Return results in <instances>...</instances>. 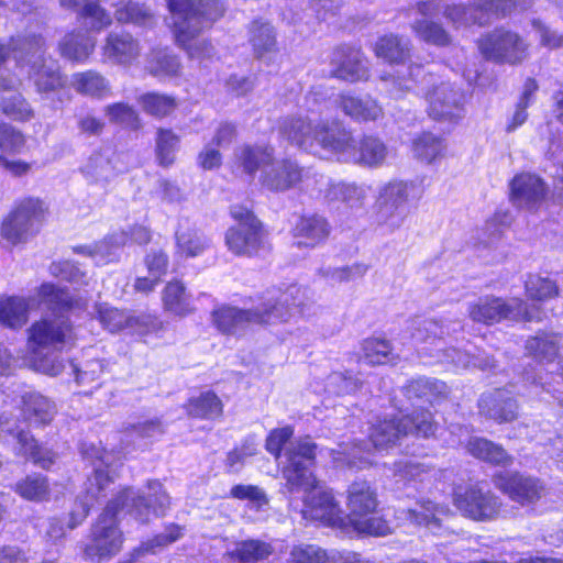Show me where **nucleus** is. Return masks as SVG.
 Masks as SVG:
<instances>
[{
    "label": "nucleus",
    "mask_w": 563,
    "mask_h": 563,
    "mask_svg": "<svg viewBox=\"0 0 563 563\" xmlns=\"http://www.w3.org/2000/svg\"><path fill=\"white\" fill-rule=\"evenodd\" d=\"M310 170L300 167L295 161L285 158L269 163L268 167L263 169L260 175L261 185L269 190L282 192L289 190L298 184H305L306 188L310 187Z\"/></svg>",
    "instance_id": "nucleus-20"
},
{
    "label": "nucleus",
    "mask_w": 563,
    "mask_h": 563,
    "mask_svg": "<svg viewBox=\"0 0 563 563\" xmlns=\"http://www.w3.org/2000/svg\"><path fill=\"white\" fill-rule=\"evenodd\" d=\"M453 501L465 517L478 521L495 518L501 507V503L495 494L484 490L478 485L457 487L453 494Z\"/></svg>",
    "instance_id": "nucleus-17"
},
{
    "label": "nucleus",
    "mask_w": 563,
    "mask_h": 563,
    "mask_svg": "<svg viewBox=\"0 0 563 563\" xmlns=\"http://www.w3.org/2000/svg\"><path fill=\"white\" fill-rule=\"evenodd\" d=\"M527 296L537 301L548 300L558 295V286L549 278L530 275L525 284Z\"/></svg>",
    "instance_id": "nucleus-61"
},
{
    "label": "nucleus",
    "mask_w": 563,
    "mask_h": 563,
    "mask_svg": "<svg viewBox=\"0 0 563 563\" xmlns=\"http://www.w3.org/2000/svg\"><path fill=\"white\" fill-rule=\"evenodd\" d=\"M114 15L121 23H133L135 25H150L154 19L148 8L133 2H120Z\"/></svg>",
    "instance_id": "nucleus-58"
},
{
    "label": "nucleus",
    "mask_w": 563,
    "mask_h": 563,
    "mask_svg": "<svg viewBox=\"0 0 563 563\" xmlns=\"http://www.w3.org/2000/svg\"><path fill=\"white\" fill-rule=\"evenodd\" d=\"M449 325L439 323L435 320H421L412 324V341L419 353L437 357L441 362H449L457 367L468 368L471 366L488 369L494 366V360L485 356H474L468 352L456 349H445L444 334H448Z\"/></svg>",
    "instance_id": "nucleus-9"
},
{
    "label": "nucleus",
    "mask_w": 563,
    "mask_h": 563,
    "mask_svg": "<svg viewBox=\"0 0 563 563\" xmlns=\"http://www.w3.org/2000/svg\"><path fill=\"white\" fill-rule=\"evenodd\" d=\"M142 110L156 118H163L170 114L177 107L174 97L156 92H147L137 98Z\"/></svg>",
    "instance_id": "nucleus-54"
},
{
    "label": "nucleus",
    "mask_w": 563,
    "mask_h": 563,
    "mask_svg": "<svg viewBox=\"0 0 563 563\" xmlns=\"http://www.w3.org/2000/svg\"><path fill=\"white\" fill-rule=\"evenodd\" d=\"M23 416L31 424L48 423L55 415V406L38 393L30 391L22 396Z\"/></svg>",
    "instance_id": "nucleus-39"
},
{
    "label": "nucleus",
    "mask_w": 563,
    "mask_h": 563,
    "mask_svg": "<svg viewBox=\"0 0 563 563\" xmlns=\"http://www.w3.org/2000/svg\"><path fill=\"white\" fill-rule=\"evenodd\" d=\"M527 352L540 361H552L559 351L556 334H541L530 338L526 343Z\"/></svg>",
    "instance_id": "nucleus-56"
},
{
    "label": "nucleus",
    "mask_w": 563,
    "mask_h": 563,
    "mask_svg": "<svg viewBox=\"0 0 563 563\" xmlns=\"http://www.w3.org/2000/svg\"><path fill=\"white\" fill-rule=\"evenodd\" d=\"M373 454L361 444L347 443L339 444L338 450H333V460L338 464L346 463L350 467L358 470L365 468L373 464Z\"/></svg>",
    "instance_id": "nucleus-47"
},
{
    "label": "nucleus",
    "mask_w": 563,
    "mask_h": 563,
    "mask_svg": "<svg viewBox=\"0 0 563 563\" xmlns=\"http://www.w3.org/2000/svg\"><path fill=\"white\" fill-rule=\"evenodd\" d=\"M104 113L109 121L126 128L135 129L139 126V114L129 104L118 102L104 108Z\"/></svg>",
    "instance_id": "nucleus-62"
},
{
    "label": "nucleus",
    "mask_w": 563,
    "mask_h": 563,
    "mask_svg": "<svg viewBox=\"0 0 563 563\" xmlns=\"http://www.w3.org/2000/svg\"><path fill=\"white\" fill-rule=\"evenodd\" d=\"M188 413L196 418L214 419L222 413V402L214 393L206 391L189 400Z\"/></svg>",
    "instance_id": "nucleus-50"
},
{
    "label": "nucleus",
    "mask_w": 563,
    "mask_h": 563,
    "mask_svg": "<svg viewBox=\"0 0 563 563\" xmlns=\"http://www.w3.org/2000/svg\"><path fill=\"white\" fill-rule=\"evenodd\" d=\"M286 563H330V554L316 544L299 543L291 547Z\"/></svg>",
    "instance_id": "nucleus-60"
},
{
    "label": "nucleus",
    "mask_w": 563,
    "mask_h": 563,
    "mask_svg": "<svg viewBox=\"0 0 563 563\" xmlns=\"http://www.w3.org/2000/svg\"><path fill=\"white\" fill-rule=\"evenodd\" d=\"M314 183L319 185V192L324 191V198L327 200L341 201L347 208L356 210L364 207L371 190L366 185L347 183L332 184L322 175H320Z\"/></svg>",
    "instance_id": "nucleus-26"
},
{
    "label": "nucleus",
    "mask_w": 563,
    "mask_h": 563,
    "mask_svg": "<svg viewBox=\"0 0 563 563\" xmlns=\"http://www.w3.org/2000/svg\"><path fill=\"white\" fill-rule=\"evenodd\" d=\"M87 459L92 460L93 475L88 478L86 495L81 500V510L73 512L67 526L62 519L52 518L48 521L46 534L52 540L63 538L67 529H74L87 517L95 500L106 494L108 487L113 483V471L110 466L112 456L98 448H91V453L85 452Z\"/></svg>",
    "instance_id": "nucleus-10"
},
{
    "label": "nucleus",
    "mask_w": 563,
    "mask_h": 563,
    "mask_svg": "<svg viewBox=\"0 0 563 563\" xmlns=\"http://www.w3.org/2000/svg\"><path fill=\"white\" fill-rule=\"evenodd\" d=\"M412 184L394 180L380 187L376 200V222L394 231L399 229L407 218L406 203Z\"/></svg>",
    "instance_id": "nucleus-15"
},
{
    "label": "nucleus",
    "mask_w": 563,
    "mask_h": 563,
    "mask_svg": "<svg viewBox=\"0 0 563 563\" xmlns=\"http://www.w3.org/2000/svg\"><path fill=\"white\" fill-rule=\"evenodd\" d=\"M274 552L271 543L250 539L238 542L235 547L228 551L231 559L238 560L240 563H262L267 560Z\"/></svg>",
    "instance_id": "nucleus-42"
},
{
    "label": "nucleus",
    "mask_w": 563,
    "mask_h": 563,
    "mask_svg": "<svg viewBox=\"0 0 563 563\" xmlns=\"http://www.w3.org/2000/svg\"><path fill=\"white\" fill-rule=\"evenodd\" d=\"M515 7L527 9L531 7L532 0H508ZM474 8L465 5L450 7L443 0H429L418 3V11L423 16H435L443 14L452 21L453 24L466 25L471 23L483 24L485 22L484 13L488 11H504L508 8L505 0H474Z\"/></svg>",
    "instance_id": "nucleus-13"
},
{
    "label": "nucleus",
    "mask_w": 563,
    "mask_h": 563,
    "mask_svg": "<svg viewBox=\"0 0 563 563\" xmlns=\"http://www.w3.org/2000/svg\"><path fill=\"white\" fill-rule=\"evenodd\" d=\"M292 434V428L284 427L273 430L266 439V450L273 455H275L276 460L279 461L282 468L286 465V453L291 444L308 440L316 449V445L310 438H302L295 441H290Z\"/></svg>",
    "instance_id": "nucleus-46"
},
{
    "label": "nucleus",
    "mask_w": 563,
    "mask_h": 563,
    "mask_svg": "<svg viewBox=\"0 0 563 563\" xmlns=\"http://www.w3.org/2000/svg\"><path fill=\"white\" fill-rule=\"evenodd\" d=\"M250 41L258 57L271 53L276 48V37L273 26L269 23L255 21L251 27Z\"/></svg>",
    "instance_id": "nucleus-55"
},
{
    "label": "nucleus",
    "mask_w": 563,
    "mask_h": 563,
    "mask_svg": "<svg viewBox=\"0 0 563 563\" xmlns=\"http://www.w3.org/2000/svg\"><path fill=\"white\" fill-rule=\"evenodd\" d=\"M300 290L296 286L286 291H269L254 309H239L221 306L213 310L212 322L219 331L235 334L250 324H274L287 322L297 312V297Z\"/></svg>",
    "instance_id": "nucleus-4"
},
{
    "label": "nucleus",
    "mask_w": 563,
    "mask_h": 563,
    "mask_svg": "<svg viewBox=\"0 0 563 563\" xmlns=\"http://www.w3.org/2000/svg\"><path fill=\"white\" fill-rule=\"evenodd\" d=\"M470 318L475 322L492 324L504 319L534 320L537 317L528 310L527 303L519 298L505 301L498 297H483L470 305Z\"/></svg>",
    "instance_id": "nucleus-16"
},
{
    "label": "nucleus",
    "mask_w": 563,
    "mask_h": 563,
    "mask_svg": "<svg viewBox=\"0 0 563 563\" xmlns=\"http://www.w3.org/2000/svg\"><path fill=\"white\" fill-rule=\"evenodd\" d=\"M179 142V136L172 130H157L155 152L161 166L168 167L175 162Z\"/></svg>",
    "instance_id": "nucleus-51"
},
{
    "label": "nucleus",
    "mask_w": 563,
    "mask_h": 563,
    "mask_svg": "<svg viewBox=\"0 0 563 563\" xmlns=\"http://www.w3.org/2000/svg\"><path fill=\"white\" fill-rule=\"evenodd\" d=\"M448 391L449 389L445 383L427 377L412 379L405 387V394L408 398H427L429 401L445 396Z\"/></svg>",
    "instance_id": "nucleus-48"
},
{
    "label": "nucleus",
    "mask_w": 563,
    "mask_h": 563,
    "mask_svg": "<svg viewBox=\"0 0 563 563\" xmlns=\"http://www.w3.org/2000/svg\"><path fill=\"white\" fill-rule=\"evenodd\" d=\"M432 415L427 410L415 411L411 416L385 419L372 427L371 442L376 451L395 445L401 437L416 434L428 438L435 432Z\"/></svg>",
    "instance_id": "nucleus-12"
},
{
    "label": "nucleus",
    "mask_w": 563,
    "mask_h": 563,
    "mask_svg": "<svg viewBox=\"0 0 563 563\" xmlns=\"http://www.w3.org/2000/svg\"><path fill=\"white\" fill-rule=\"evenodd\" d=\"M335 102L345 115L356 122L376 121L384 114L380 104L371 96L357 97L352 93H341Z\"/></svg>",
    "instance_id": "nucleus-30"
},
{
    "label": "nucleus",
    "mask_w": 563,
    "mask_h": 563,
    "mask_svg": "<svg viewBox=\"0 0 563 563\" xmlns=\"http://www.w3.org/2000/svg\"><path fill=\"white\" fill-rule=\"evenodd\" d=\"M231 216L238 222L228 229L225 245L238 256H260L269 251L267 233L258 219L244 206H233Z\"/></svg>",
    "instance_id": "nucleus-11"
},
{
    "label": "nucleus",
    "mask_w": 563,
    "mask_h": 563,
    "mask_svg": "<svg viewBox=\"0 0 563 563\" xmlns=\"http://www.w3.org/2000/svg\"><path fill=\"white\" fill-rule=\"evenodd\" d=\"M126 244L128 233L119 231L113 232L98 243L76 246L74 251L78 254L91 257L97 265H103L115 261L119 250Z\"/></svg>",
    "instance_id": "nucleus-32"
},
{
    "label": "nucleus",
    "mask_w": 563,
    "mask_h": 563,
    "mask_svg": "<svg viewBox=\"0 0 563 563\" xmlns=\"http://www.w3.org/2000/svg\"><path fill=\"white\" fill-rule=\"evenodd\" d=\"M15 492L24 499L31 501H43L48 498L49 488L46 477L42 475H30L15 485Z\"/></svg>",
    "instance_id": "nucleus-57"
},
{
    "label": "nucleus",
    "mask_w": 563,
    "mask_h": 563,
    "mask_svg": "<svg viewBox=\"0 0 563 563\" xmlns=\"http://www.w3.org/2000/svg\"><path fill=\"white\" fill-rule=\"evenodd\" d=\"M428 113L434 120L455 122L464 115L462 91L450 82H441L427 95Z\"/></svg>",
    "instance_id": "nucleus-22"
},
{
    "label": "nucleus",
    "mask_w": 563,
    "mask_h": 563,
    "mask_svg": "<svg viewBox=\"0 0 563 563\" xmlns=\"http://www.w3.org/2000/svg\"><path fill=\"white\" fill-rule=\"evenodd\" d=\"M331 74L333 77L356 82L369 77L367 60L360 49L341 45L333 49L330 56Z\"/></svg>",
    "instance_id": "nucleus-24"
},
{
    "label": "nucleus",
    "mask_w": 563,
    "mask_h": 563,
    "mask_svg": "<svg viewBox=\"0 0 563 563\" xmlns=\"http://www.w3.org/2000/svg\"><path fill=\"white\" fill-rule=\"evenodd\" d=\"M479 412L498 422L516 419L518 406L507 389H495L482 395L478 401Z\"/></svg>",
    "instance_id": "nucleus-28"
},
{
    "label": "nucleus",
    "mask_w": 563,
    "mask_h": 563,
    "mask_svg": "<svg viewBox=\"0 0 563 563\" xmlns=\"http://www.w3.org/2000/svg\"><path fill=\"white\" fill-rule=\"evenodd\" d=\"M126 170L128 166L122 161V155L111 147L93 151L80 166V173L85 179L101 187L108 186Z\"/></svg>",
    "instance_id": "nucleus-19"
},
{
    "label": "nucleus",
    "mask_w": 563,
    "mask_h": 563,
    "mask_svg": "<svg viewBox=\"0 0 563 563\" xmlns=\"http://www.w3.org/2000/svg\"><path fill=\"white\" fill-rule=\"evenodd\" d=\"M96 312L102 327L110 332L130 329L136 333L143 334L158 331L162 328V322L154 317H134L128 311L113 308L108 303L96 305Z\"/></svg>",
    "instance_id": "nucleus-21"
},
{
    "label": "nucleus",
    "mask_w": 563,
    "mask_h": 563,
    "mask_svg": "<svg viewBox=\"0 0 563 563\" xmlns=\"http://www.w3.org/2000/svg\"><path fill=\"white\" fill-rule=\"evenodd\" d=\"M511 200L519 208L532 209L545 196V186L542 179L532 174L517 175L511 184Z\"/></svg>",
    "instance_id": "nucleus-29"
},
{
    "label": "nucleus",
    "mask_w": 563,
    "mask_h": 563,
    "mask_svg": "<svg viewBox=\"0 0 563 563\" xmlns=\"http://www.w3.org/2000/svg\"><path fill=\"white\" fill-rule=\"evenodd\" d=\"M70 84L73 88L81 95L104 98L110 93L109 81L100 73L95 70L74 74Z\"/></svg>",
    "instance_id": "nucleus-43"
},
{
    "label": "nucleus",
    "mask_w": 563,
    "mask_h": 563,
    "mask_svg": "<svg viewBox=\"0 0 563 563\" xmlns=\"http://www.w3.org/2000/svg\"><path fill=\"white\" fill-rule=\"evenodd\" d=\"M168 506L169 497L157 481L148 483L146 496L124 488L107 505L92 526L89 540L84 547L85 558L97 562L109 561L121 551L124 538L118 525L119 510L125 509L137 521L144 523L152 517L163 516Z\"/></svg>",
    "instance_id": "nucleus-2"
},
{
    "label": "nucleus",
    "mask_w": 563,
    "mask_h": 563,
    "mask_svg": "<svg viewBox=\"0 0 563 563\" xmlns=\"http://www.w3.org/2000/svg\"><path fill=\"white\" fill-rule=\"evenodd\" d=\"M411 151L420 162L432 164L445 155L446 143L440 135L422 132L412 140Z\"/></svg>",
    "instance_id": "nucleus-38"
},
{
    "label": "nucleus",
    "mask_w": 563,
    "mask_h": 563,
    "mask_svg": "<svg viewBox=\"0 0 563 563\" xmlns=\"http://www.w3.org/2000/svg\"><path fill=\"white\" fill-rule=\"evenodd\" d=\"M46 216L47 208L42 200L26 198L3 220L1 235L12 245L25 243L38 233Z\"/></svg>",
    "instance_id": "nucleus-14"
},
{
    "label": "nucleus",
    "mask_w": 563,
    "mask_h": 563,
    "mask_svg": "<svg viewBox=\"0 0 563 563\" xmlns=\"http://www.w3.org/2000/svg\"><path fill=\"white\" fill-rule=\"evenodd\" d=\"M346 506L351 522L354 519L372 515L377 507L375 490L366 481L353 482L347 488Z\"/></svg>",
    "instance_id": "nucleus-31"
},
{
    "label": "nucleus",
    "mask_w": 563,
    "mask_h": 563,
    "mask_svg": "<svg viewBox=\"0 0 563 563\" xmlns=\"http://www.w3.org/2000/svg\"><path fill=\"white\" fill-rule=\"evenodd\" d=\"M0 431L12 434L18 440L16 453L33 461V463L42 468H49L55 461V454L47 449L37 445L36 441L27 432L8 418L0 417Z\"/></svg>",
    "instance_id": "nucleus-27"
},
{
    "label": "nucleus",
    "mask_w": 563,
    "mask_h": 563,
    "mask_svg": "<svg viewBox=\"0 0 563 563\" xmlns=\"http://www.w3.org/2000/svg\"><path fill=\"white\" fill-rule=\"evenodd\" d=\"M174 19L177 41L185 47L189 57L205 59L213 54L212 45L206 40H196L203 29L220 19L225 5L222 0H167Z\"/></svg>",
    "instance_id": "nucleus-5"
},
{
    "label": "nucleus",
    "mask_w": 563,
    "mask_h": 563,
    "mask_svg": "<svg viewBox=\"0 0 563 563\" xmlns=\"http://www.w3.org/2000/svg\"><path fill=\"white\" fill-rule=\"evenodd\" d=\"M376 55L386 59L390 64H402L408 54L409 46L407 41H402L395 35H386L378 40L375 46Z\"/></svg>",
    "instance_id": "nucleus-49"
},
{
    "label": "nucleus",
    "mask_w": 563,
    "mask_h": 563,
    "mask_svg": "<svg viewBox=\"0 0 563 563\" xmlns=\"http://www.w3.org/2000/svg\"><path fill=\"white\" fill-rule=\"evenodd\" d=\"M450 512L448 506L434 504L431 500H421L416 507L407 510L408 519L419 526H426L433 533L440 528L443 517Z\"/></svg>",
    "instance_id": "nucleus-40"
},
{
    "label": "nucleus",
    "mask_w": 563,
    "mask_h": 563,
    "mask_svg": "<svg viewBox=\"0 0 563 563\" xmlns=\"http://www.w3.org/2000/svg\"><path fill=\"white\" fill-rule=\"evenodd\" d=\"M25 145L21 131L8 123L0 124V151L8 154H19Z\"/></svg>",
    "instance_id": "nucleus-64"
},
{
    "label": "nucleus",
    "mask_w": 563,
    "mask_h": 563,
    "mask_svg": "<svg viewBox=\"0 0 563 563\" xmlns=\"http://www.w3.org/2000/svg\"><path fill=\"white\" fill-rule=\"evenodd\" d=\"M274 156V150L266 145H242L234 152L235 162L244 173L254 175L257 170L263 173Z\"/></svg>",
    "instance_id": "nucleus-35"
},
{
    "label": "nucleus",
    "mask_w": 563,
    "mask_h": 563,
    "mask_svg": "<svg viewBox=\"0 0 563 563\" xmlns=\"http://www.w3.org/2000/svg\"><path fill=\"white\" fill-rule=\"evenodd\" d=\"M60 5L78 12L84 24L91 31H101L112 22L111 16L96 3V0H60Z\"/></svg>",
    "instance_id": "nucleus-36"
},
{
    "label": "nucleus",
    "mask_w": 563,
    "mask_h": 563,
    "mask_svg": "<svg viewBox=\"0 0 563 563\" xmlns=\"http://www.w3.org/2000/svg\"><path fill=\"white\" fill-rule=\"evenodd\" d=\"M361 360L369 365H384L396 360L390 342L380 338H368L362 343Z\"/></svg>",
    "instance_id": "nucleus-45"
},
{
    "label": "nucleus",
    "mask_w": 563,
    "mask_h": 563,
    "mask_svg": "<svg viewBox=\"0 0 563 563\" xmlns=\"http://www.w3.org/2000/svg\"><path fill=\"white\" fill-rule=\"evenodd\" d=\"M415 33L423 41L443 46L450 43L448 33L439 25L428 20L416 21L412 24Z\"/></svg>",
    "instance_id": "nucleus-63"
},
{
    "label": "nucleus",
    "mask_w": 563,
    "mask_h": 563,
    "mask_svg": "<svg viewBox=\"0 0 563 563\" xmlns=\"http://www.w3.org/2000/svg\"><path fill=\"white\" fill-rule=\"evenodd\" d=\"M45 305L48 309L70 310L86 307V301L74 300L68 292L51 283H44L35 296L24 297H1L0 298V323L11 328H22L29 318V312Z\"/></svg>",
    "instance_id": "nucleus-8"
},
{
    "label": "nucleus",
    "mask_w": 563,
    "mask_h": 563,
    "mask_svg": "<svg viewBox=\"0 0 563 563\" xmlns=\"http://www.w3.org/2000/svg\"><path fill=\"white\" fill-rule=\"evenodd\" d=\"M106 63L112 65L130 66L141 55L139 40L128 32H110L101 47Z\"/></svg>",
    "instance_id": "nucleus-25"
},
{
    "label": "nucleus",
    "mask_w": 563,
    "mask_h": 563,
    "mask_svg": "<svg viewBox=\"0 0 563 563\" xmlns=\"http://www.w3.org/2000/svg\"><path fill=\"white\" fill-rule=\"evenodd\" d=\"M146 68L159 78H172L180 74L178 58L168 49H153L147 58Z\"/></svg>",
    "instance_id": "nucleus-44"
},
{
    "label": "nucleus",
    "mask_w": 563,
    "mask_h": 563,
    "mask_svg": "<svg viewBox=\"0 0 563 563\" xmlns=\"http://www.w3.org/2000/svg\"><path fill=\"white\" fill-rule=\"evenodd\" d=\"M493 482L511 500L522 506L538 501L544 494V486L538 478L520 473L500 472L493 477Z\"/></svg>",
    "instance_id": "nucleus-23"
},
{
    "label": "nucleus",
    "mask_w": 563,
    "mask_h": 563,
    "mask_svg": "<svg viewBox=\"0 0 563 563\" xmlns=\"http://www.w3.org/2000/svg\"><path fill=\"white\" fill-rule=\"evenodd\" d=\"M163 308L166 312L185 317L194 311V305L190 294L186 287L178 280L169 282L162 292Z\"/></svg>",
    "instance_id": "nucleus-37"
},
{
    "label": "nucleus",
    "mask_w": 563,
    "mask_h": 563,
    "mask_svg": "<svg viewBox=\"0 0 563 563\" xmlns=\"http://www.w3.org/2000/svg\"><path fill=\"white\" fill-rule=\"evenodd\" d=\"M444 471L435 470L426 465L423 463H419L412 460H405L395 463L394 475L401 481L410 482V481H419L423 482L429 477H437L438 475H442Z\"/></svg>",
    "instance_id": "nucleus-52"
},
{
    "label": "nucleus",
    "mask_w": 563,
    "mask_h": 563,
    "mask_svg": "<svg viewBox=\"0 0 563 563\" xmlns=\"http://www.w3.org/2000/svg\"><path fill=\"white\" fill-rule=\"evenodd\" d=\"M177 254L184 257H196L209 247L208 239L197 230L187 229L176 234Z\"/></svg>",
    "instance_id": "nucleus-53"
},
{
    "label": "nucleus",
    "mask_w": 563,
    "mask_h": 563,
    "mask_svg": "<svg viewBox=\"0 0 563 563\" xmlns=\"http://www.w3.org/2000/svg\"><path fill=\"white\" fill-rule=\"evenodd\" d=\"M74 341V330L63 314L53 319L43 318L32 324L29 329V346L36 369L51 376L58 375L64 364L57 353Z\"/></svg>",
    "instance_id": "nucleus-6"
},
{
    "label": "nucleus",
    "mask_w": 563,
    "mask_h": 563,
    "mask_svg": "<svg viewBox=\"0 0 563 563\" xmlns=\"http://www.w3.org/2000/svg\"><path fill=\"white\" fill-rule=\"evenodd\" d=\"M44 38L40 34L13 37L10 51L21 68L27 67V75L33 79L40 92L55 91L64 86L58 64L55 59L44 57Z\"/></svg>",
    "instance_id": "nucleus-7"
},
{
    "label": "nucleus",
    "mask_w": 563,
    "mask_h": 563,
    "mask_svg": "<svg viewBox=\"0 0 563 563\" xmlns=\"http://www.w3.org/2000/svg\"><path fill=\"white\" fill-rule=\"evenodd\" d=\"M181 529L177 526H170L166 529L165 533L154 537L152 540L142 543L139 548L134 549L130 554L131 559L129 562L119 563H133L139 558L146 553H154L157 548H163L178 540L181 537Z\"/></svg>",
    "instance_id": "nucleus-59"
},
{
    "label": "nucleus",
    "mask_w": 563,
    "mask_h": 563,
    "mask_svg": "<svg viewBox=\"0 0 563 563\" xmlns=\"http://www.w3.org/2000/svg\"><path fill=\"white\" fill-rule=\"evenodd\" d=\"M478 48L487 59L516 64L527 57L528 46L517 33L496 30L479 41Z\"/></svg>",
    "instance_id": "nucleus-18"
},
{
    "label": "nucleus",
    "mask_w": 563,
    "mask_h": 563,
    "mask_svg": "<svg viewBox=\"0 0 563 563\" xmlns=\"http://www.w3.org/2000/svg\"><path fill=\"white\" fill-rule=\"evenodd\" d=\"M466 448L470 454L484 462L500 466H508L512 463V456L501 445L487 439L471 438Z\"/></svg>",
    "instance_id": "nucleus-41"
},
{
    "label": "nucleus",
    "mask_w": 563,
    "mask_h": 563,
    "mask_svg": "<svg viewBox=\"0 0 563 563\" xmlns=\"http://www.w3.org/2000/svg\"><path fill=\"white\" fill-rule=\"evenodd\" d=\"M330 228L327 220L320 216L301 217L295 228L294 236L297 239V245L314 247L327 239Z\"/></svg>",
    "instance_id": "nucleus-33"
},
{
    "label": "nucleus",
    "mask_w": 563,
    "mask_h": 563,
    "mask_svg": "<svg viewBox=\"0 0 563 563\" xmlns=\"http://www.w3.org/2000/svg\"><path fill=\"white\" fill-rule=\"evenodd\" d=\"M95 47L96 38L81 32L67 33L58 43V52L62 57L80 64L87 62Z\"/></svg>",
    "instance_id": "nucleus-34"
},
{
    "label": "nucleus",
    "mask_w": 563,
    "mask_h": 563,
    "mask_svg": "<svg viewBox=\"0 0 563 563\" xmlns=\"http://www.w3.org/2000/svg\"><path fill=\"white\" fill-rule=\"evenodd\" d=\"M286 460L283 467L285 489L289 496L303 493L302 517L325 526L339 527L343 521L340 503L332 489L321 485L310 472L314 461L313 445L308 440L291 444Z\"/></svg>",
    "instance_id": "nucleus-3"
},
{
    "label": "nucleus",
    "mask_w": 563,
    "mask_h": 563,
    "mask_svg": "<svg viewBox=\"0 0 563 563\" xmlns=\"http://www.w3.org/2000/svg\"><path fill=\"white\" fill-rule=\"evenodd\" d=\"M280 133L312 155L335 156L339 161L361 166L379 167L388 155L387 146L378 137L365 135L355 139L341 123L318 121L310 115L284 119Z\"/></svg>",
    "instance_id": "nucleus-1"
}]
</instances>
